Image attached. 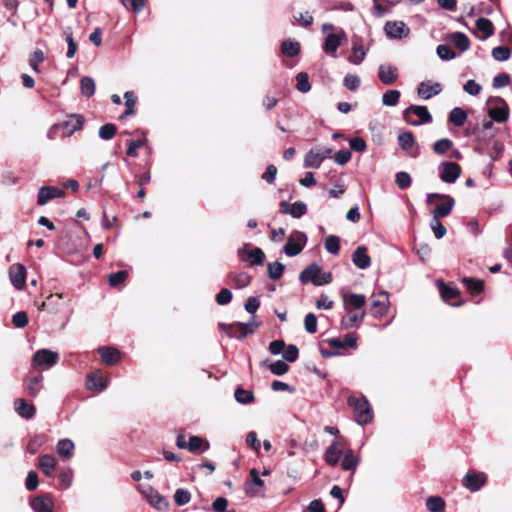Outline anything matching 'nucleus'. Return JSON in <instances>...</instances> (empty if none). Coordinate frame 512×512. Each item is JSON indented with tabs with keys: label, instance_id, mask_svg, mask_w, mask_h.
<instances>
[{
	"label": "nucleus",
	"instance_id": "nucleus-1",
	"mask_svg": "<svg viewBox=\"0 0 512 512\" xmlns=\"http://www.w3.org/2000/svg\"><path fill=\"white\" fill-rule=\"evenodd\" d=\"M348 405L353 409V416L358 424L365 425L372 420V409L366 397L350 396Z\"/></svg>",
	"mask_w": 512,
	"mask_h": 512
},
{
	"label": "nucleus",
	"instance_id": "nucleus-2",
	"mask_svg": "<svg viewBox=\"0 0 512 512\" xmlns=\"http://www.w3.org/2000/svg\"><path fill=\"white\" fill-rule=\"evenodd\" d=\"M299 280L302 284L311 282L315 286H322L331 283L332 275L330 272H322L318 264L312 263L300 273Z\"/></svg>",
	"mask_w": 512,
	"mask_h": 512
},
{
	"label": "nucleus",
	"instance_id": "nucleus-3",
	"mask_svg": "<svg viewBox=\"0 0 512 512\" xmlns=\"http://www.w3.org/2000/svg\"><path fill=\"white\" fill-rule=\"evenodd\" d=\"M259 323L250 321L248 323L235 322L232 324L219 323V329L225 332L230 338H245L255 332Z\"/></svg>",
	"mask_w": 512,
	"mask_h": 512
},
{
	"label": "nucleus",
	"instance_id": "nucleus-4",
	"mask_svg": "<svg viewBox=\"0 0 512 512\" xmlns=\"http://www.w3.org/2000/svg\"><path fill=\"white\" fill-rule=\"evenodd\" d=\"M406 122L413 126L430 123L432 116L425 106L411 105L403 113Z\"/></svg>",
	"mask_w": 512,
	"mask_h": 512
},
{
	"label": "nucleus",
	"instance_id": "nucleus-5",
	"mask_svg": "<svg viewBox=\"0 0 512 512\" xmlns=\"http://www.w3.org/2000/svg\"><path fill=\"white\" fill-rule=\"evenodd\" d=\"M488 114L490 118L497 122H504L509 117L508 105L500 97L490 98L488 100Z\"/></svg>",
	"mask_w": 512,
	"mask_h": 512
},
{
	"label": "nucleus",
	"instance_id": "nucleus-6",
	"mask_svg": "<svg viewBox=\"0 0 512 512\" xmlns=\"http://www.w3.org/2000/svg\"><path fill=\"white\" fill-rule=\"evenodd\" d=\"M139 490L141 494L145 497V499L149 502L151 506H153L157 510H166L169 506L168 501L163 497L157 490L153 487L139 486Z\"/></svg>",
	"mask_w": 512,
	"mask_h": 512
},
{
	"label": "nucleus",
	"instance_id": "nucleus-7",
	"mask_svg": "<svg viewBox=\"0 0 512 512\" xmlns=\"http://www.w3.org/2000/svg\"><path fill=\"white\" fill-rule=\"evenodd\" d=\"M59 359L57 352L49 349H40L33 355L32 364L33 366L49 369L53 367Z\"/></svg>",
	"mask_w": 512,
	"mask_h": 512
},
{
	"label": "nucleus",
	"instance_id": "nucleus-8",
	"mask_svg": "<svg viewBox=\"0 0 512 512\" xmlns=\"http://www.w3.org/2000/svg\"><path fill=\"white\" fill-rule=\"evenodd\" d=\"M307 242V236L303 232H295L289 238L284 246V252L287 256L293 257L298 255Z\"/></svg>",
	"mask_w": 512,
	"mask_h": 512
},
{
	"label": "nucleus",
	"instance_id": "nucleus-9",
	"mask_svg": "<svg viewBox=\"0 0 512 512\" xmlns=\"http://www.w3.org/2000/svg\"><path fill=\"white\" fill-rule=\"evenodd\" d=\"M389 297L387 292H380L371 296V307L374 317H381L388 311Z\"/></svg>",
	"mask_w": 512,
	"mask_h": 512
},
{
	"label": "nucleus",
	"instance_id": "nucleus-10",
	"mask_svg": "<svg viewBox=\"0 0 512 512\" xmlns=\"http://www.w3.org/2000/svg\"><path fill=\"white\" fill-rule=\"evenodd\" d=\"M346 38V33L341 30L339 33H330L325 38L324 44H323V50L324 52L335 58L337 49L341 45L342 39Z\"/></svg>",
	"mask_w": 512,
	"mask_h": 512
},
{
	"label": "nucleus",
	"instance_id": "nucleus-11",
	"mask_svg": "<svg viewBox=\"0 0 512 512\" xmlns=\"http://www.w3.org/2000/svg\"><path fill=\"white\" fill-rule=\"evenodd\" d=\"M65 195L63 189H59L54 186H43L39 189L37 195V204L43 206L48 203V201L61 198Z\"/></svg>",
	"mask_w": 512,
	"mask_h": 512
},
{
	"label": "nucleus",
	"instance_id": "nucleus-12",
	"mask_svg": "<svg viewBox=\"0 0 512 512\" xmlns=\"http://www.w3.org/2000/svg\"><path fill=\"white\" fill-rule=\"evenodd\" d=\"M440 179L445 183H454L461 175V167L454 162H443Z\"/></svg>",
	"mask_w": 512,
	"mask_h": 512
},
{
	"label": "nucleus",
	"instance_id": "nucleus-13",
	"mask_svg": "<svg viewBox=\"0 0 512 512\" xmlns=\"http://www.w3.org/2000/svg\"><path fill=\"white\" fill-rule=\"evenodd\" d=\"M238 257L241 261L250 260V266L262 265L265 259L264 252L255 247L250 251L245 250V246L243 248L238 249Z\"/></svg>",
	"mask_w": 512,
	"mask_h": 512
},
{
	"label": "nucleus",
	"instance_id": "nucleus-14",
	"mask_svg": "<svg viewBox=\"0 0 512 512\" xmlns=\"http://www.w3.org/2000/svg\"><path fill=\"white\" fill-rule=\"evenodd\" d=\"M439 200L442 202L438 203L432 211V216L434 218H443L448 216L455 205V200L450 195L443 194L439 196Z\"/></svg>",
	"mask_w": 512,
	"mask_h": 512
},
{
	"label": "nucleus",
	"instance_id": "nucleus-15",
	"mask_svg": "<svg viewBox=\"0 0 512 512\" xmlns=\"http://www.w3.org/2000/svg\"><path fill=\"white\" fill-rule=\"evenodd\" d=\"M9 277L11 283L17 290H22L25 286L26 268L22 264H13L9 268Z\"/></svg>",
	"mask_w": 512,
	"mask_h": 512
},
{
	"label": "nucleus",
	"instance_id": "nucleus-16",
	"mask_svg": "<svg viewBox=\"0 0 512 512\" xmlns=\"http://www.w3.org/2000/svg\"><path fill=\"white\" fill-rule=\"evenodd\" d=\"M384 30L388 37L394 39H402L409 33V29L402 21H388L385 24Z\"/></svg>",
	"mask_w": 512,
	"mask_h": 512
},
{
	"label": "nucleus",
	"instance_id": "nucleus-17",
	"mask_svg": "<svg viewBox=\"0 0 512 512\" xmlns=\"http://www.w3.org/2000/svg\"><path fill=\"white\" fill-rule=\"evenodd\" d=\"M486 477L483 473L468 472L463 478V485L465 488L472 492H476L481 489L485 484Z\"/></svg>",
	"mask_w": 512,
	"mask_h": 512
},
{
	"label": "nucleus",
	"instance_id": "nucleus-18",
	"mask_svg": "<svg viewBox=\"0 0 512 512\" xmlns=\"http://www.w3.org/2000/svg\"><path fill=\"white\" fill-rule=\"evenodd\" d=\"M108 379L101 375L100 371L87 375L86 387L91 391L102 392L108 386Z\"/></svg>",
	"mask_w": 512,
	"mask_h": 512
},
{
	"label": "nucleus",
	"instance_id": "nucleus-19",
	"mask_svg": "<svg viewBox=\"0 0 512 512\" xmlns=\"http://www.w3.org/2000/svg\"><path fill=\"white\" fill-rule=\"evenodd\" d=\"M280 212L290 214L293 218H300L307 212V205L302 201H297L291 206L286 201L280 203Z\"/></svg>",
	"mask_w": 512,
	"mask_h": 512
},
{
	"label": "nucleus",
	"instance_id": "nucleus-20",
	"mask_svg": "<svg viewBox=\"0 0 512 512\" xmlns=\"http://www.w3.org/2000/svg\"><path fill=\"white\" fill-rule=\"evenodd\" d=\"M378 77L383 84L391 85L398 78V69L392 65L381 64L378 68Z\"/></svg>",
	"mask_w": 512,
	"mask_h": 512
},
{
	"label": "nucleus",
	"instance_id": "nucleus-21",
	"mask_svg": "<svg viewBox=\"0 0 512 512\" xmlns=\"http://www.w3.org/2000/svg\"><path fill=\"white\" fill-rule=\"evenodd\" d=\"M84 124V117L82 115H73L67 121H65L60 128L63 129V136H70L76 131L82 129Z\"/></svg>",
	"mask_w": 512,
	"mask_h": 512
},
{
	"label": "nucleus",
	"instance_id": "nucleus-22",
	"mask_svg": "<svg viewBox=\"0 0 512 512\" xmlns=\"http://www.w3.org/2000/svg\"><path fill=\"white\" fill-rule=\"evenodd\" d=\"M367 50L364 49L360 38L352 40V51L348 58L349 62L354 65H359L366 57Z\"/></svg>",
	"mask_w": 512,
	"mask_h": 512
},
{
	"label": "nucleus",
	"instance_id": "nucleus-23",
	"mask_svg": "<svg viewBox=\"0 0 512 512\" xmlns=\"http://www.w3.org/2000/svg\"><path fill=\"white\" fill-rule=\"evenodd\" d=\"M352 260L354 265L359 269H367L371 265V258L367 253V248L359 246L353 252Z\"/></svg>",
	"mask_w": 512,
	"mask_h": 512
},
{
	"label": "nucleus",
	"instance_id": "nucleus-24",
	"mask_svg": "<svg viewBox=\"0 0 512 512\" xmlns=\"http://www.w3.org/2000/svg\"><path fill=\"white\" fill-rule=\"evenodd\" d=\"M342 452L343 446L338 440H334L326 450L324 459L329 465L335 466L338 464Z\"/></svg>",
	"mask_w": 512,
	"mask_h": 512
},
{
	"label": "nucleus",
	"instance_id": "nucleus-25",
	"mask_svg": "<svg viewBox=\"0 0 512 512\" xmlns=\"http://www.w3.org/2000/svg\"><path fill=\"white\" fill-rule=\"evenodd\" d=\"M442 91L440 83H431L430 81L421 82L418 86V95L427 100L432 96L438 95Z\"/></svg>",
	"mask_w": 512,
	"mask_h": 512
},
{
	"label": "nucleus",
	"instance_id": "nucleus-26",
	"mask_svg": "<svg viewBox=\"0 0 512 512\" xmlns=\"http://www.w3.org/2000/svg\"><path fill=\"white\" fill-rule=\"evenodd\" d=\"M42 381H43L42 375L28 376L24 381V386H25L27 393L32 397H36L43 387Z\"/></svg>",
	"mask_w": 512,
	"mask_h": 512
},
{
	"label": "nucleus",
	"instance_id": "nucleus-27",
	"mask_svg": "<svg viewBox=\"0 0 512 512\" xmlns=\"http://www.w3.org/2000/svg\"><path fill=\"white\" fill-rule=\"evenodd\" d=\"M15 411L19 416L25 419H31L35 416L36 409L34 405L29 404L23 398H18L14 401Z\"/></svg>",
	"mask_w": 512,
	"mask_h": 512
},
{
	"label": "nucleus",
	"instance_id": "nucleus-28",
	"mask_svg": "<svg viewBox=\"0 0 512 512\" xmlns=\"http://www.w3.org/2000/svg\"><path fill=\"white\" fill-rule=\"evenodd\" d=\"M30 505L34 512H53V502L48 496H36Z\"/></svg>",
	"mask_w": 512,
	"mask_h": 512
},
{
	"label": "nucleus",
	"instance_id": "nucleus-29",
	"mask_svg": "<svg viewBox=\"0 0 512 512\" xmlns=\"http://www.w3.org/2000/svg\"><path fill=\"white\" fill-rule=\"evenodd\" d=\"M98 353L102 362L108 366L114 365L120 360V352L115 348L102 346L98 349Z\"/></svg>",
	"mask_w": 512,
	"mask_h": 512
},
{
	"label": "nucleus",
	"instance_id": "nucleus-30",
	"mask_svg": "<svg viewBox=\"0 0 512 512\" xmlns=\"http://www.w3.org/2000/svg\"><path fill=\"white\" fill-rule=\"evenodd\" d=\"M227 277L236 289L245 288L251 283V276L247 272H230Z\"/></svg>",
	"mask_w": 512,
	"mask_h": 512
},
{
	"label": "nucleus",
	"instance_id": "nucleus-31",
	"mask_svg": "<svg viewBox=\"0 0 512 512\" xmlns=\"http://www.w3.org/2000/svg\"><path fill=\"white\" fill-rule=\"evenodd\" d=\"M343 301L346 310L349 311V308L360 310L366 302V297L362 294L351 293L349 295H344Z\"/></svg>",
	"mask_w": 512,
	"mask_h": 512
},
{
	"label": "nucleus",
	"instance_id": "nucleus-32",
	"mask_svg": "<svg viewBox=\"0 0 512 512\" xmlns=\"http://www.w3.org/2000/svg\"><path fill=\"white\" fill-rule=\"evenodd\" d=\"M38 467L45 476H47V477L52 476L55 471V468H56L55 457L50 454H45V455L41 456L39 459Z\"/></svg>",
	"mask_w": 512,
	"mask_h": 512
},
{
	"label": "nucleus",
	"instance_id": "nucleus-33",
	"mask_svg": "<svg viewBox=\"0 0 512 512\" xmlns=\"http://www.w3.org/2000/svg\"><path fill=\"white\" fill-rule=\"evenodd\" d=\"M365 317V311L355 312L351 313L348 312V314L342 318L341 325L343 328H357L362 323Z\"/></svg>",
	"mask_w": 512,
	"mask_h": 512
},
{
	"label": "nucleus",
	"instance_id": "nucleus-34",
	"mask_svg": "<svg viewBox=\"0 0 512 512\" xmlns=\"http://www.w3.org/2000/svg\"><path fill=\"white\" fill-rule=\"evenodd\" d=\"M496 133H497L496 131L484 132V130H482V129H477V131L475 132V135H476V140L478 141V145H479L478 149H479L480 153H482L485 148H487L493 142H495L494 137H495Z\"/></svg>",
	"mask_w": 512,
	"mask_h": 512
},
{
	"label": "nucleus",
	"instance_id": "nucleus-35",
	"mask_svg": "<svg viewBox=\"0 0 512 512\" xmlns=\"http://www.w3.org/2000/svg\"><path fill=\"white\" fill-rule=\"evenodd\" d=\"M323 160L321 159L318 148H311L305 155L303 166L305 168L317 169L321 166Z\"/></svg>",
	"mask_w": 512,
	"mask_h": 512
},
{
	"label": "nucleus",
	"instance_id": "nucleus-36",
	"mask_svg": "<svg viewBox=\"0 0 512 512\" xmlns=\"http://www.w3.org/2000/svg\"><path fill=\"white\" fill-rule=\"evenodd\" d=\"M187 449L192 453L204 452L209 449V442L204 441L199 436H191L189 438Z\"/></svg>",
	"mask_w": 512,
	"mask_h": 512
},
{
	"label": "nucleus",
	"instance_id": "nucleus-37",
	"mask_svg": "<svg viewBox=\"0 0 512 512\" xmlns=\"http://www.w3.org/2000/svg\"><path fill=\"white\" fill-rule=\"evenodd\" d=\"M250 477L252 479V485L248 488V491L253 495L262 494L264 492V481L259 477L258 471L253 468L250 471Z\"/></svg>",
	"mask_w": 512,
	"mask_h": 512
},
{
	"label": "nucleus",
	"instance_id": "nucleus-38",
	"mask_svg": "<svg viewBox=\"0 0 512 512\" xmlns=\"http://www.w3.org/2000/svg\"><path fill=\"white\" fill-rule=\"evenodd\" d=\"M476 27L478 31L483 33V36L481 37L482 40H485L494 34V26L492 22L487 18L480 17L477 19Z\"/></svg>",
	"mask_w": 512,
	"mask_h": 512
},
{
	"label": "nucleus",
	"instance_id": "nucleus-39",
	"mask_svg": "<svg viewBox=\"0 0 512 512\" xmlns=\"http://www.w3.org/2000/svg\"><path fill=\"white\" fill-rule=\"evenodd\" d=\"M466 111L460 107L453 108L449 113V121L457 127H461L467 120Z\"/></svg>",
	"mask_w": 512,
	"mask_h": 512
},
{
	"label": "nucleus",
	"instance_id": "nucleus-40",
	"mask_svg": "<svg viewBox=\"0 0 512 512\" xmlns=\"http://www.w3.org/2000/svg\"><path fill=\"white\" fill-rule=\"evenodd\" d=\"M74 443L70 439H62L58 441L56 451L57 453L67 459L73 455Z\"/></svg>",
	"mask_w": 512,
	"mask_h": 512
},
{
	"label": "nucleus",
	"instance_id": "nucleus-41",
	"mask_svg": "<svg viewBox=\"0 0 512 512\" xmlns=\"http://www.w3.org/2000/svg\"><path fill=\"white\" fill-rule=\"evenodd\" d=\"M450 39L461 52L468 50L470 47L469 38L462 32L451 34Z\"/></svg>",
	"mask_w": 512,
	"mask_h": 512
},
{
	"label": "nucleus",
	"instance_id": "nucleus-42",
	"mask_svg": "<svg viewBox=\"0 0 512 512\" xmlns=\"http://www.w3.org/2000/svg\"><path fill=\"white\" fill-rule=\"evenodd\" d=\"M281 52L288 57H295L300 52V43L293 40H285L281 44Z\"/></svg>",
	"mask_w": 512,
	"mask_h": 512
},
{
	"label": "nucleus",
	"instance_id": "nucleus-43",
	"mask_svg": "<svg viewBox=\"0 0 512 512\" xmlns=\"http://www.w3.org/2000/svg\"><path fill=\"white\" fill-rule=\"evenodd\" d=\"M440 293L444 301L450 303L451 305H458V303L452 302V300L456 299L459 296V291L456 288L441 283Z\"/></svg>",
	"mask_w": 512,
	"mask_h": 512
},
{
	"label": "nucleus",
	"instance_id": "nucleus-44",
	"mask_svg": "<svg viewBox=\"0 0 512 512\" xmlns=\"http://www.w3.org/2000/svg\"><path fill=\"white\" fill-rule=\"evenodd\" d=\"M81 93L85 97H91L95 93V82L91 77L85 76L80 81Z\"/></svg>",
	"mask_w": 512,
	"mask_h": 512
},
{
	"label": "nucleus",
	"instance_id": "nucleus-45",
	"mask_svg": "<svg viewBox=\"0 0 512 512\" xmlns=\"http://www.w3.org/2000/svg\"><path fill=\"white\" fill-rule=\"evenodd\" d=\"M267 270H268V277L271 280H278L279 278H281V276L285 270V266L282 263L276 261V262L269 263L267 266Z\"/></svg>",
	"mask_w": 512,
	"mask_h": 512
},
{
	"label": "nucleus",
	"instance_id": "nucleus-46",
	"mask_svg": "<svg viewBox=\"0 0 512 512\" xmlns=\"http://www.w3.org/2000/svg\"><path fill=\"white\" fill-rule=\"evenodd\" d=\"M324 246L328 253L337 255L340 250V237L336 235L328 236L325 240Z\"/></svg>",
	"mask_w": 512,
	"mask_h": 512
},
{
	"label": "nucleus",
	"instance_id": "nucleus-47",
	"mask_svg": "<svg viewBox=\"0 0 512 512\" xmlns=\"http://www.w3.org/2000/svg\"><path fill=\"white\" fill-rule=\"evenodd\" d=\"M358 458L354 455L352 450L346 451L342 460L341 466L343 470H355L358 465Z\"/></svg>",
	"mask_w": 512,
	"mask_h": 512
},
{
	"label": "nucleus",
	"instance_id": "nucleus-48",
	"mask_svg": "<svg viewBox=\"0 0 512 512\" xmlns=\"http://www.w3.org/2000/svg\"><path fill=\"white\" fill-rule=\"evenodd\" d=\"M426 507L430 512H441L445 508V503L441 497L431 496L426 500Z\"/></svg>",
	"mask_w": 512,
	"mask_h": 512
},
{
	"label": "nucleus",
	"instance_id": "nucleus-49",
	"mask_svg": "<svg viewBox=\"0 0 512 512\" xmlns=\"http://www.w3.org/2000/svg\"><path fill=\"white\" fill-rule=\"evenodd\" d=\"M398 142L400 147L405 151H409L415 145V139L411 132L401 133L398 136Z\"/></svg>",
	"mask_w": 512,
	"mask_h": 512
},
{
	"label": "nucleus",
	"instance_id": "nucleus-50",
	"mask_svg": "<svg viewBox=\"0 0 512 512\" xmlns=\"http://www.w3.org/2000/svg\"><path fill=\"white\" fill-rule=\"evenodd\" d=\"M234 396L236 401L241 404H250L254 400V394L252 391L245 390L240 387L235 390Z\"/></svg>",
	"mask_w": 512,
	"mask_h": 512
},
{
	"label": "nucleus",
	"instance_id": "nucleus-51",
	"mask_svg": "<svg viewBox=\"0 0 512 512\" xmlns=\"http://www.w3.org/2000/svg\"><path fill=\"white\" fill-rule=\"evenodd\" d=\"M297 84L296 88L299 92L307 93L311 89V85L309 82L308 74L305 72H300L296 76Z\"/></svg>",
	"mask_w": 512,
	"mask_h": 512
},
{
	"label": "nucleus",
	"instance_id": "nucleus-52",
	"mask_svg": "<svg viewBox=\"0 0 512 512\" xmlns=\"http://www.w3.org/2000/svg\"><path fill=\"white\" fill-rule=\"evenodd\" d=\"M400 98V92L398 90H388L382 96V103L385 106H396Z\"/></svg>",
	"mask_w": 512,
	"mask_h": 512
},
{
	"label": "nucleus",
	"instance_id": "nucleus-53",
	"mask_svg": "<svg viewBox=\"0 0 512 512\" xmlns=\"http://www.w3.org/2000/svg\"><path fill=\"white\" fill-rule=\"evenodd\" d=\"M453 146V142L448 138H442L437 140L433 145V150L438 155H443Z\"/></svg>",
	"mask_w": 512,
	"mask_h": 512
},
{
	"label": "nucleus",
	"instance_id": "nucleus-54",
	"mask_svg": "<svg viewBox=\"0 0 512 512\" xmlns=\"http://www.w3.org/2000/svg\"><path fill=\"white\" fill-rule=\"evenodd\" d=\"M116 132H117L116 125H114L112 123H107V124L102 125L99 128L98 134L101 139L110 140L115 136Z\"/></svg>",
	"mask_w": 512,
	"mask_h": 512
},
{
	"label": "nucleus",
	"instance_id": "nucleus-55",
	"mask_svg": "<svg viewBox=\"0 0 512 512\" xmlns=\"http://www.w3.org/2000/svg\"><path fill=\"white\" fill-rule=\"evenodd\" d=\"M463 284L472 294H479L483 290V282L473 278H463Z\"/></svg>",
	"mask_w": 512,
	"mask_h": 512
},
{
	"label": "nucleus",
	"instance_id": "nucleus-56",
	"mask_svg": "<svg viewBox=\"0 0 512 512\" xmlns=\"http://www.w3.org/2000/svg\"><path fill=\"white\" fill-rule=\"evenodd\" d=\"M412 179L409 173L401 171L396 174L395 183L399 189H407L411 185Z\"/></svg>",
	"mask_w": 512,
	"mask_h": 512
},
{
	"label": "nucleus",
	"instance_id": "nucleus-57",
	"mask_svg": "<svg viewBox=\"0 0 512 512\" xmlns=\"http://www.w3.org/2000/svg\"><path fill=\"white\" fill-rule=\"evenodd\" d=\"M191 499V493L183 488H179L174 493V501L178 506H183L189 503Z\"/></svg>",
	"mask_w": 512,
	"mask_h": 512
},
{
	"label": "nucleus",
	"instance_id": "nucleus-58",
	"mask_svg": "<svg viewBox=\"0 0 512 512\" xmlns=\"http://www.w3.org/2000/svg\"><path fill=\"white\" fill-rule=\"evenodd\" d=\"M511 51L507 46H498L493 48L492 56L497 61H506L509 59Z\"/></svg>",
	"mask_w": 512,
	"mask_h": 512
},
{
	"label": "nucleus",
	"instance_id": "nucleus-59",
	"mask_svg": "<svg viewBox=\"0 0 512 512\" xmlns=\"http://www.w3.org/2000/svg\"><path fill=\"white\" fill-rule=\"evenodd\" d=\"M45 59V56H44V53L42 50L40 49H37L33 52V54L31 55L30 59H29V65L30 67L36 72V73H39L40 72V69L38 67V65L43 62Z\"/></svg>",
	"mask_w": 512,
	"mask_h": 512
},
{
	"label": "nucleus",
	"instance_id": "nucleus-60",
	"mask_svg": "<svg viewBox=\"0 0 512 512\" xmlns=\"http://www.w3.org/2000/svg\"><path fill=\"white\" fill-rule=\"evenodd\" d=\"M436 50L439 58L445 61L452 60L457 56L448 45H438Z\"/></svg>",
	"mask_w": 512,
	"mask_h": 512
},
{
	"label": "nucleus",
	"instance_id": "nucleus-61",
	"mask_svg": "<svg viewBox=\"0 0 512 512\" xmlns=\"http://www.w3.org/2000/svg\"><path fill=\"white\" fill-rule=\"evenodd\" d=\"M64 34L66 35V42L68 45L66 56L67 58H73L77 52V44L75 43L72 32L69 28L64 31Z\"/></svg>",
	"mask_w": 512,
	"mask_h": 512
},
{
	"label": "nucleus",
	"instance_id": "nucleus-62",
	"mask_svg": "<svg viewBox=\"0 0 512 512\" xmlns=\"http://www.w3.org/2000/svg\"><path fill=\"white\" fill-rule=\"evenodd\" d=\"M430 227L437 239H441L446 235V228L444 225L439 221V218H432Z\"/></svg>",
	"mask_w": 512,
	"mask_h": 512
},
{
	"label": "nucleus",
	"instance_id": "nucleus-63",
	"mask_svg": "<svg viewBox=\"0 0 512 512\" xmlns=\"http://www.w3.org/2000/svg\"><path fill=\"white\" fill-rule=\"evenodd\" d=\"M128 277V272L125 270L118 271L116 273H112L108 277L109 285L112 287H116L119 284L123 283Z\"/></svg>",
	"mask_w": 512,
	"mask_h": 512
},
{
	"label": "nucleus",
	"instance_id": "nucleus-64",
	"mask_svg": "<svg viewBox=\"0 0 512 512\" xmlns=\"http://www.w3.org/2000/svg\"><path fill=\"white\" fill-rule=\"evenodd\" d=\"M299 350L296 345L290 344L284 348L283 358L287 362H295L298 358Z\"/></svg>",
	"mask_w": 512,
	"mask_h": 512
}]
</instances>
